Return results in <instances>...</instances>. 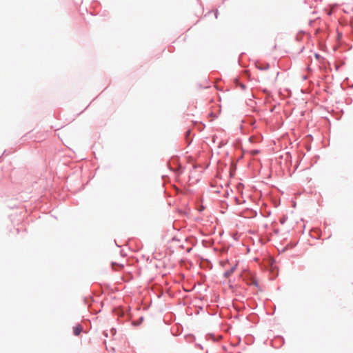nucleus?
<instances>
[{"instance_id":"obj_1","label":"nucleus","mask_w":353,"mask_h":353,"mask_svg":"<svg viewBox=\"0 0 353 353\" xmlns=\"http://www.w3.org/2000/svg\"><path fill=\"white\" fill-rule=\"evenodd\" d=\"M83 330V327L81 325H77L73 327V333L75 336H78Z\"/></svg>"},{"instance_id":"obj_2","label":"nucleus","mask_w":353,"mask_h":353,"mask_svg":"<svg viewBox=\"0 0 353 353\" xmlns=\"http://www.w3.org/2000/svg\"><path fill=\"white\" fill-rule=\"evenodd\" d=\"M236 265H235L234 267H232L230 270L226 271L225 273H224V275L226 278H228L230 275H232V274L234 272L235 269H236Z\"/></svg>"},{"instance_id":"obj_3","label":"nucleus","mask_w":353,"mask_h":353,"mask_svg":"<svg viewBox=\"0 0 353 353\" xmlns=\"http://www.w3.org/2000/svg\"><path fill=\"white\" fill-rule=\"evenodd\" d=\"M252 153L253 154H257V151L254 150V151H252Z\"/></svg>"},{"instance_id":"obj_4","label":"nucleus","mask_w":353,"mask_h":353,"mask_svg":"<svg viewBox=\"0 0 353 353\" xmlns=\"http://www.w3.org/2000/svg\"><path fill=\"white\" fill-rule=\"evenodd\" d=\"M253 284L256 285V281H254V282H253Z\"/></svg>"}]
</instances>
